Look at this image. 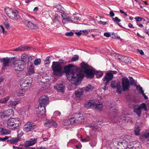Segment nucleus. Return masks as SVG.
<instances>
[{"label":"nucleus","instance_id":"f257e3e1","mask_svg":"<svg viewBox=\"0 0 149 149\" xmlns=\"http://www.w3.org/2000/svg\"><path fill=\"white\" fill-rule=\"evenodd\" d=\"M52 68L55 75L61 77L63 73H65L68 79L76 86L79 84V81L84 77L83 74H77L75 72L78 71L79 68L72 64H69L63 67L58 62H53Z\"/></svg>","mask_w":149,"mask_h":149},{"label":"nucleus","instance_id":"f03ea898","mask_svg":"<svg viewBox=\"0 0 149 149\" xmlns=\"http://www.w3.org/2000/svg\"><path fill=\"white\" fill-rule=\"evenodd\" d=\"M81 71L83 72L87 78L91 79L94 77L95 69L87 63L82 62L80 64Z\"/></svg>","mask_w":149,"mask_h":149},{"label":"nucleus","instance_id":"7ed1b4c3","mask_svg":"<svg viewBox=\"0 0 149 149\" xmlns=\"http://www.w3.org/2000/svg\"><path fill=\"white\" fill-rule=\"evenodd\" d=\"M7 124L8 128L15 130L21 125V122L19 118H11L8 120Z\"/></svg>","mask_w":149,"mask_h":149},{"label":"nucleus","instance_id":"20e7f679","mask_svg":"<svg viewBox=\"0 0 149 149\" xmlns=\"http://www.w3.org/2000/svg\"><path fill=\"white\" fill-rule=\"evenodd\" d=\"M5 11L10 18L16 21L18 20V12L17 10L7 8H5Z\"/></svg>","mask_w":149,"mask_h":149},{"label":"nucleus","instance_id":"39448f33","mask_svg":"<svg viewBox=\"0 0 149 149\" xmlns=\"http://www.w3.org/2000/svg\"><path fill=\"white\" fill-rule=\"evenodd\" d=\"M24 62L22 61H16L13 63V68L16 71H22L25 67Z\"/></svg>","mask_w":149,"mask_h":149},{"label":"nucleus","instance_id":"423d86ee","mask_svg":"<svg viewBox=\"0 0 149 149\" xmlns=\"http://www.w3.org/2000/svg\"><path fill=\"white\" fill-rule=\"evenodd\" d=\"M39 104L38 106L41 108H45V107L49 103V98L46 95L41 96L38 100Z\"/></svg>","mask_w":149,"mask_h":149},{"label":"nucleus","instance_id":"0eeeda50","mask_svg":"<svg viewBox=\"0 0 149 149\" xmlns=\"http://www.w3.org/2000/svg\"><path fill=\"white\" fill-rule=\"evenodd\" d=\"M138 106L137 107L133 108L134 112L137 115L138 117H140L142 113V109H143L145 111H146L147 110V107L145 103H143Z\"/></svg>","mask_w":149,"mask_h":149},{"label":"nucleus","instance_id":"6e6552de","mask_svg":"<svg viewBox=\"0 0 149 149\" xmlns=\"http://www.w3.org/2000/svg\"><path fill=\"white\" fill-rule=\"evenodd\" d=\"M36 127L35 123L32 122L28 121L24 125L23 130L24 131L26 132L32 131Z\"/></svg>","mask_w":149,"mask_h":149},{"label":"nucleus","instance_id":"1a4fd4ad","mask_svg":"<svg viewBox=\"0 0 149 149\" xmlns=\"http://www.w3.org/2000/svg\"><path fill=\"white\" fill-rule=\"evenodd\" d=\"M122 84L123 90V91H129L130 87V83L127 77H123L122 79Z\"/></svg>","mask_w":149,"mask_h":149},{"label":"nucleus","instance_id":"9d476101","mask_svg":"<svg viewBox=\"0 0 149 149\" xmlns=\"http://www.w3.org/2000/svg\"><path fill=\"white\" fill-rule=\"evenodd\" d=\"M32 81V79L30 77L26 78V79L23 80L22 84L20 85V86L22 88L27 87L30 88L31 86Z\"/></svg>","mask_w":149,"mask_h":149},{"label":"nucleus","instance_id":"9b49d317","mask_svg":"<svg viewBox=\"0 0 149 149\" xmlns=\"http://www.w3.org/2000/svg\"><path fill=\"white\" fill-rule=\"evenodd\" d=\"M113 77V75L109 71L108 72L106 73L105 76L102 79L104 82V84L105 86H106L109 84L110 81L112 80Z\"/></svg>","mask_w":149,"mask_h":149},{"label":"nucleus","instance_id":"f8f14e48","mask_svg":"<svg viewBox=\"0 0 149 149\" xmlns=\"http://www.w3.org/2000/svg\"><path fill=\"white\" fill-rule=\"evenodd\" d=\"M14 112L12 109H9L0 113V117L2 119L8 117L11 115H13Z\"/></svg>","mask_w":149,"mask_h":149},{"label":"nucleus","instance_id":"ddd939ff","mask_svg":"<svg viewBox=\"0 0 149 149\" xmlns=\"http://www.w3.org/2000/svg\"><path fill=\"white\" fill-rule=\"evenodd\" d=\"M38 108L39 110L36 111L37 116L40 118H43L46 116L45 108H42L41 109V108L38 106Z\"/></svg>","mask_w":149,"mask_h":149},{"label":"nucleus","instance_id":"4468645a","mask_svg":"<svg viewBox=\"0 0 149 149\" xmlns=\"http://www.w3.org/2000/svg\"><path fill=\"white\" fill-rule=\"evenodd\" d=\"M76 121V123L81 124L84 123V119L82 115L80 113L74 114L73 116Z\"/></svg>","mask_w":149,"mask_h":149},{"label":"nucleus","instance_id":"2eb2a0df","mask_svg":"<svg viewBox=\"0 0 149 149\" xmlns=\"http://www.w3.org/2000/svg\"><path fill=\"white\" fill-rule=\"evenodd\" d=\"M0 62L3 63V66L2 69L3 70H5V67H8L10 66V59L9 58H3L0 60Z\"/></svg>","mask_w":149,"mask_h":149},{"label":"nucleus","instance_id":"dca6fc26","mask_svg":"<svg viewBox=\"0 0 149 149\" xmlns=\"http://www.w3.org/2000/svg\"><path fill=\"white\" fill-rule=\"evenodd\" d=\"M44 124L46 127H51L52 126L56 127L57 126V125L56 122L52 120L47 119L46 122Z\"/></svg>","mask_w":149,"mask_h":149},{"label":"nucleus","instance_id":"f3484780","mask_svg":"<svg viewBox=\"0 0 149 149\" xmlns=\"http://www.w3.org/2000/svg\"><path fill=\"white\" fill-rule=\"evenodd\" d=\"M37 141V139L31 138L29 139V140L26 141L24 146L26 147H28L29 146L33 145L35 144Z\"/></svg>","mask_w":149,"mask_h":149},{"label":"nucleus","instance_id":"a211bd4d","mask_svg":"<svg viewBox=\"0 0 149 149\" xmlns=\"http://www.w3.org/2000/svg\"><path fill=\"white\" fill-rule=\"evenodd\" d=\"M149 132L143 135V137L141 138L142 142H146L147 146L149 147Z\"/></svg>","mask_w":149,"mask_h":149},{"label":"nucleus","instance_id":"6ab92c4d","mask_svg":"<svg viewBox=\"0 0 149 149\" xmlns=\"http://www.w3.org/2000/svg\"><path fill=\"white\" fill-rule=\"evenodd\" d=\"M20 140V139H19L18 137L15 138H13L10 139H8L7 140V142L8 143H10L12 144H14L17 143Z\"/></svg>","mask_w":149,"mask_h":149},{"label":"nucleus","instance_id":"aec40b11","mask_svg":"<svg viewBox=\"0 0 149 149\" xmlns=\"http://www.w3.org/2000/svg\"><path fill=\"white\" fill-rule=\"evenodd\" d=\"M26 22L27 23V26L32 29H38V27L35 24L30 21H26Z\"/></svg>","mask_w":149,"mask_h":149},{"label":"nucleus","instance_id":"412c9836","mask_svg":"<svg viewBox=\"0 0 149 149\" xmlns=\"http://www.w3.org/2000/svg\"><path fill=\"white\" fill-rule=\"evenodd\" d=\"M64 86H63V84H61L59 85H58L54 86V88H56L58 92H63L64 91Z\"/></svg>","mask_w":149,"mask_h":149},{"label":"nucleus","instance_id":"4be33fe9","mask_svg":"<svg viewBox=\"0 0 149 149\" xmlns=\"http://www.w3.org/2000/svg\"><path fill=\"white\" fill-rule=\"evenodd\" d=\"M93 108L99 111H101L103 108V105L102 104H97L94 102Z\"/></svg>","mask_w":149,"mask_h":149},{"label":"nucleus","instance_id":"5701e85b","mask_svg":"<svg viewBox=\"0 0 149 149\" xmlns=\"http://www.w3.org/2000/svg\"><path fill=\"white\" fill-rule=\"evenodd\" d=\"M94 102H92L90 101L86 102L84 103L85 107L88 109L93 108Z\"/></svg>","mask_w":149,"mask_h":149},{"label":"nucleus","instance_id":"b1692460","mask_svg":"<svg viewBox=\"0 0 149 149\" xmlns=\"http://www.w3.org/2000/svg\"><path fill=\"white\" fill-rule=\"evenodd\" d=\"M28 55L27 54L24 53L22 54L21 56V59L19 61H22L24 62V65H25L26 62L27 60Z\"/></svg>","mask_w":149,"mask_h":149},{"label":"nucleus","instance_id":"393cba45","mask_svg":"<svg viewBox=\"0 0 149 149\" xmlns=\"http://www.w3.org/2000/svg\"><path fill=\"white\" fill-rule=\"evenodd\" d=\"M25 92V89L24 88H22L19 89L18 91L17 92V95L18 96H23L24 95Z\"/></svg>","mask_w":149,"mask_h":149},{"label":"nucleus","instance_id":"a878e982","mask_svg":"<svg viewBox=\"0 0 149 149\" xmlns=\"http://www.w3.org/2000/svg\"><path fill=\"white\" fill-rule=\"evenodd\" d=\"M28 72L30 75L34 73V67L33 66L32 63L29 66L28 70Z\"/></svg>","mask_w":149,"mask_h":149},{"label":"nucleus","instance_id":"bb28decb","mask_svg":"<svg viewBox=\"0 0 149 149\" xmlns=\"http://www.w3.org/2000/svg\"><path fill=\"white\" fill-rule=\"evenodd\" d=\"M116 86V88H117V92L119 94H121L122 92L123 89H121L120 83L119 82L117 83Z\"/></svg>","mask_w":149,"mask_h":149},{"label":"nucleus","instance_id":"cd10ccee","mask_svg":"<svg viewBox=\"0 0 149 149\" xmlns=\"http://www.w3.org/2000/svg\"><path fill=\"white\" fill-rule=\"evenodd\" d=\"M95 74L97 76L96 78H99L102 77L103 73L102 71H96L95 69Z\"/></svg>","mask_w":149,"mask_h":149},{"label":"nucleus","instance_id":"c85d7f7f","mask_svg":"<svg viewBox=\"0 0 149 149\" xmlns=\"http://www.w3.org/2000/svg\"><path fill=\"white\" fill-rule=\"evenodd\" d=\"M20 102V100L19 99L16 100H11L10 103L12 106H16L17 104L19 103Z\"/></svg>","mask_w":149,"mask_h":149},{"label":"nucleus","instance_id":"c756f323","mask_svg":"<svg viewBox=\"0 0 149 149\" xmlns=\"http://www.w3.org/2000/svg\"><path fill=\"white\" fill-rule=\"evenodd\" d=\"M83 91H78L76 90L75 91V94L77 97H80L83 93Z\"/></svg>","mask_w":149,"mask_h":149},{"label":"nucleus","instance_id":"7c9ffc66","mask_svg":"<svg viewBox=\"0 0 149 149\" xmlns=\"http://www.w3.org/2000/svg\"><path fill=\"white\" fill-rule=\"evenodd\" d=\"M112 20L115 22L120 27L123 28V27L121 26L119 23V22H121L120 19H119L117 17H115L114 18H112Z\"/></svg>","mask_w":149,"mask_h":149},{"label":"nucleus","instance_id":"2f4dec72","mask_svg":"<svg viewBox=\"0 0 149 149\" xmlns=\"http://www.w3.org/2000/svg\"><path fill=\"white\" fill-rule=\"evenodd\" d=\"M93 88H94L91 85L88 84L86 86L85 90L86 91L89 92L92 91L93 90Z\"/></svg>","mask_w":149,"mask_h":149},{"label":"nucleus","instance_id":"473e14b6","mask_svg":"<svg viewBox=\"0 0 149 149\" xmlns=\"http://www.w3.org/2000/svg\"><path fill=\"white\" fill-rule=\"evenodd\" d=\"M68 121L70 123H68V124H72L75 123H76L75 119H74L73 116H72L68 120Z\"/></svg>","mask_w":149,"mask_h":149},{"label":"nucleus","instance_id":"72a5a7b5","mask_svg":"<svg viewBox=\"0 0 149 149\" xmlns=\"http://www.w3.org/2000/svg\"><path fill=\"white\" fill-rule=\"evenodd\" d=\"M135 86L136 87V89L139 93H142L144 92V91L143 90L142 88L140 85L138 86L137 84H135Z\"/></svg>","mask_w":149,"mask_h":149},{"label":"nucleus","instance_id":"f704fd0d","mask_svg":"<svg viewBox=\"0 0 149 149\" xmlns=\"http://www.w3.org/2000/svg\"><path fill=\"white\" fill-rule=\"evenodd\" d=\"M111 37L114 39H120V40L121 41L122 40V39L120 38V37L117 36V34L116 33H113L112 35L111 36Z\"/></svg>","mask_w":149,"mask_h":149},{"label":"nucleus","instance_id":"c9c22d12","mask_svg":"<svg viewBox=\"0 0 149 149\" xmlns=\"http://www.w3.org/2000/svg\"><path fill=\"white\" fill-rule=\"evenodd\" d=\"M1 132L3 135H7L10 134L9 130L3 128H2Z\"/></svg>","mask_w":149,"mask_h":149},{"label":"nucleus","instance_id":"e433bc0d","mask_svg":"<svg viewBox=\"0 0 149 149\" xmlns=\"http://www.w3.org/2000/svg\"><path fill=\"white\" fill-rule=\"evenodd\" d=\"M71 20V18L70 17H63L62 19L63 23L65 24L66 23H68L70 22Z\"/></svg>","mask_w":149,"mask_h":149},{"label":"nucleus","instance_id":"4c0bfd02","mask_svg":"<svg viewBox=\"0 0 149 149\" xmlns=\"http://www.w3.org/2000/svg\"><path fill=\"white\" fill-rule=\"evenodd\" d=\"M9 97H8L2 98L0 99V103H5L8 100Z\"/></svg>","mask_w":149,"mask_h":149},{"label":"nucleus","instance_id":"58836bf2","mask_svg":"<svg viewBox=\"0 0 149 149\" xmlns=\"http://www.w3.org/2000/svg\"><path fill=\"white\" fill-rule=\"evenodd\" d=\"M130 86L131 85L134 86H135V84H136L134 80L133 79L132 77H130Z\"/></svg>","mask_w":149,"mask_h":149},{"label":"nucleus","instance_id":"ea45409f","mask_svg":"<svg viewBox=\"0 0 149 149\" xmlns=\"http://www.w3.org/2000/svg\"><path fill=\"white\" fill-rule=\"evenodd\" d=\"M125 121H124V123H126L128 122L131 123L132 122L131 118L129 116H125Z\"/></svg>","mask_w":149,"mask_h":149},{"label":"nucleus","instance_id":"a19ab883","mask_svg":"<svg viewBox=\"0 0 149 149\" xmlns=\"http://www.w3.org/2000/svg\"><path fill=\"white\" fill-rule=\"evenodd\" d=\"M20 51L29 50L30 49V47L27 46H20Z\"/></svg>","mask_w":149,"mask_h":149},{"label":"nucleus","instance_id":"79ce46f5","mask_svg":"<svg viewBox=\"0 0 149 149\" xmlns=\"http://www.w3.org/2000/svg\"><path fill=\"white\" fill-rule=\"evenodd\" d=\"M79 59V56L78 55H75L72 57L71 58V61L73 62L77 61Z\"/></svg>","mask_w":149,"mask_h":149},{"label":"nucleus","instance_id":"37998d69","mask_svg":"<svg viewBox=\"0 0 149 149\" xmlns=\"http://www.w3.org/2000/svg\"><path fill=\"white\" fill-rule=\"evenodd\" d=\"M60 64H61L62 65H65L67 62L66 61H65L64 60H63L62 59H59L58 62H57Z\"/></svg>","mask_w":149,"mask_h":149},{"label":"nucleus","instance_id":"c03bdc74","mask_svg":"<svg viewBox=\"0 0 149 149\" xmlns=\"http://www.w3.org/2000/svg\"><path fill=\"white\" fill-rule=\"evenodd\" d=\"M41 60L40 58H38L36 59L34 61V64L37 65L40 64L41 62Z\"/></svg>","mask_w":149,"mask_h":149},{"label":"nucleus","instance_id":"a18cd8bd","mask_svg":"<svg viewBox=\"0 0 149 149\" xmlns=\"http://www.w3.org/2000/svg\"><path fill=\"white\" fill-rule=\"evenodd\" d=\"M125 116L122 115L120 116L118 119L119 120L120 122H122L124 123V121H125Z\"/></svg>","mask_w":149,"mask_h":149},{"label":"nucleus","instance_id":"49530a36","mask_svg":"<svg viewBox=\"0 0 149 149\" xmlns=\"http://www.w3.org/2000/svg\"><path fill=\"white\" fill-rule=\"evenodd\" d=\"M117 83H116V81L113 80L112 81L111 83V86L113 88H115L116 87V84Z\"/></svg>","mask_w":149,"mask_h":149},{"label":"nucleus","instance_id":"de8ad7c7","mask_svg":"<svg viewBox=\"0 0 149 149\" xmlns=\"http://www.w3.org/2000/svg\"><path fill=\"white\" fill-rule=\"evenodd\" d=\"M45 65L48 64L50 63L49 57V56L47 57L44 60Z\"/></svg>","mask_w":149,"mask_h":149},{"label":"nucleus","instance_id":"09e8293b","mask_svg":"<svg viewBox=\"0 0 149 149\" xmlns=\"http://www.w3.org/2000/svg\"><path fill=\"white\" fill-rule=\"evenodd\" d=\"M65 35L67 36L71 37L74 35V33L72 31L68 32L65 33Z\"/></svg>","mask_w":149,"mask_h":149},{"label":"nucleus","instance_id":"8fccbe9b","mask_svg":"<svg viewBox=\"0 0 149 149\" xmlns=\"http://www.w3.org/2000/svg\"><path fill=\"white\" fill-rule=\"evenodd\" d=\"M9 137L8 136H6L4 137H0V141H4L8 140Z\"/></svg>","mask_w":149,"mask_h":149},{"label":"nucleus","instance_id":"3c124183","mask_svg":"<svg viewBox=\"0 0 149 149\" xmlns=\"http://www.w3.org/2000/svg\"><path fill=\"white\" fill-rule=\"evenodd\" d=\"M140 130V128L138 127L136 130H134L135 133L136 135H138L139 134Z\"/></svg>","mask_w":149,"mask_h":149},{"label":"nucleus","instance_id":"603ef678","mask_svg":"<svg viewBox=\"0 0 149 149\" xmlns=\"http://www.w3.org/2000/svg\"><path fill=\"white\" fill-rule=\"evenodd\" d=\"M4 24L5 27L7 29H9L10 28V26L9 23L7 22H4Z\"/></svg>","mask_w":149,"mask_h":149},{"label":"nucleus","instance_id":"864d4df0","mask_svg":"<svg viewBox=\"0 0 149 149\" xmlns=\"http://www.w3.org/2000/svg\"><path fill=\"white\" fill-rule=\"evenodd\" d=\"M19 72L17 74V76L20 78L24 76L23 72H22V71Z\"/></svg>","mask_w":149,"mask_h":149},{"label":"nucleus","instance_id":"5fc2aeb1","mask_svg":"<svg viewBox=\"0 0 149 149\" xmlns=\"http://www.w3.org/2000/svg\"><path fill=\"white\" fill-rule=\"evenodd\" d=\"M61 113L59 111H56L54 112V115L55 116H60L61 115Z\"/></svg>","mask_w":149,"mask_h":149},{"label":"nucleus","instance_id":"6e6d98bb","mask_svg":"<svg viewBox=\"0 0 149 149\" xmlns=\"http://www.w3.org/2000/svg\"><path fill=\"white\" fill-rule=\"evenodd\" d=\"M33 59V57L31 56H30L28 57L27 58V60H28V65H29V63H30V64H31V61H32Z\"/></svg>","mask_w":149,"mask_h":149},{"label":"nucleus","instance_id":"4d7b16f0","mask_svg":"<svg viewBox=\"0 0 149 149\" xmlns=\"http://www.w3.org/2000/svg\"><path fill=\"white\" fill-rule=\"evenodd\" d=\"M135 19L136 20V22H141L142 21V18L139 17H135Z\"/></svg>","mask_w":149,"mask_h":149},{"label":"nucleus","instance_id":"13d9d810","mask_svg":"<svg viewBox=\"0 0 149 149\" xmlns=\"http://www.w3.org/2000/svg\"><path fill=\"white\" fill-rule=\"evenodd\" d=\"M136 50L137 52H139L141 55H144V53L142 50L137 49Z\"/></svg>","mask_w":149,"mask_h":149},{"label":"nucleus","instance_id":"bf43d9fd","mask_svg":"<svg viewBox=\"0 0 149 149\" xmlns=\"http://www.w3.org/2000/svg\"><path fill=\"white\" fill-rule=\"evenodd\" d=\"M24 133L21 131L20 133L17 134V137L21 139V137L23 135Z\"/></svg>","mask_w":149,"mask_h":149},{"label":"nucleus","instance_id":"052dcab7","mask_svg":"<svg viewBox=\"0 0 149 149\" xmlns=\"http://www.w3.org/2000/svg\"><path fill=\"white\" fill-rule=\"evenodd\" d=\"M125 140H124L122 139L121 141H120V142H118V145H120V144L121 145H123V143H124L125 142Z\"/></svg>","mask_w":149,"mask_h":149},{"label":"nucleus","instance_id":"680f3d73","mask_svg":"<svg viewBox=\"0 0 149 149\" xmlns=\"http://www.w3.org/2000/svg\"><path fill=\"white\" fill-rule=\"evenodd\" d=\"M99 23L103 25H105L107 24V22H104L100 20L99 21Z\"/></svg>","mask_w":149,"mask_h":149},{"label":"nucleus","instance_id":"e2e57ef3","mask_svg":"<svg viewBox=\"0 0 149 149\" xmlns=\"http://www.w3.org/2000/svg\"><path fill=\"white\" fill-rule=\"evenodd\" d=\"M104 35L105 36H106L107 37H109L111 36L109 33L107 32L104 33Z\"/></svg>","mask_w":149,"mask_h":149},{"label":"nucleus","instance_id":"0e129e2a","mask_svg":"<svg viewBox=\"0 0 149 149\" xmlns=\"http://www.w3.org/2000/svg\"><path fill=\"white\" fill-rule=\"evenodd\" d=\"M75 34L78 36H79L81 34L83 33H82L81 31H80L79 32L75 33Z\"/></svg>","mask_w":149,"mask_h":149},{"label":"nucleus","instance_id":"69168bd1","mask_svg":"<svg viewBox=\"0 0 149 149\" xmlns=\"http://www.w3.org/2000/svg\"><path fill=\"white\" fill-rule=\"evenodd\" d=\"M129 149H136V148L132 146V145L130 144L128 146V148Z\"/></svg>","mask_w":149,"mask_h":149},{"label":"nucleus","instance_id":"338daca9","mask_svg":"<svg viewBox=\"0 0 149 149\" xmlns=\"http://www.w3.org/2000/svg\"><path fill=\"white\" fill-rule=\"evenodd\" d=\"M13 148L14 149H22L23 148L22 147H16L14 146H13Z\"/></svg>","mask_w":149,"mask_h":149},{"label":"nucleus","instance_id":"774afa93","mask_svg":"<svg viewBox=\"0 0 149 149\" xmlns=\"http://www.w3.org/2000/svg\"><path fill=\"white\" fill-rule=\"evenodd\" d=\"M90 30H83L82 32L83 33H85L86 34H87L89 32H90Z\"/></svg>","mask_w":149,"mask_h":149}]
</instances>
